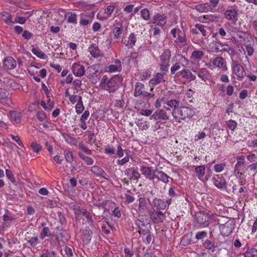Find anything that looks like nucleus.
<instances>
[{"mask_svg":"<svg viewBox=\"0 0 257 257\" xmlns=\"http://www.w3.org/2000/svg\"><path fill=\"white\" fill-rule=\"evenodd\" d=\"M213 219L214 221L219 225V229L222 235L227 236L231 233L234 227V223L232 219L224 216H220Z\"/></svg>","mask_w":257,"mask_h":257,"instance_id":"f257e3e1","label":"nucleus"},{"mask_svg":"<svg viewBox=\"0 0 257 257\" xmlns=\"http://www.w3.org/2000/svg\"><path fill=\"white\" fill-rule=\"evenodd\" d=\"M172 113L175 121L181 122V120L191 118L195 114V110L192 107L182 106L174 109Z\"/></svg>","mask_w":257,"mask_h":257,"instance_id":"f03ea898","label":"nucleus"},{"mask_svg":"<svg viewBox=\"0 0 257 257\" xmlns=\"http://www.w3.org/2000/svg\"><path fill=\"white\" fill-rule=\"evenodd\" d=\"M120 78L118 76H114L110 79L105 75L101 79L99 87L109 93L115 92L118 88Z\"/></svg>","mask_w":257,"mask_h":257,"instance_id":"7ed1b4c3","label":"nucleus"},{"mask_svg":"<svg viewBox=\"0 0 257 257\" xmlns=\"http://www.w3.org/2000/svg\"><path fill=\"white\" fill-rule=\"evenodd\" d=\"M196 218L197 222L201 227H205L208 226L210 221H214L213 218H216L217 217L213 215L211 212L206 210L197 213Z\"/></svg>","mask_w":257,"mask_h":257,"instance_id":"20e7f679","label":"nucleus"},{"mask_svg":"<svg viewBox=\"0 0 257 257\" xmlns=\"http://www.w3.org/2000/svg\"><path fill=\"white\" fill-rule=\"evenodd\" d=\"M231 67L232 73L237 76V79L242 81L246 74L243 66L237 61L232 60Z\"/></svg>","mask_w":257,"mask_h":257,"instance_id":"39448f33","label":"nucleus"},{"mask_svg":"<svg viewBox=\"0 0 257 257\" xmlns=\"http://www.w3.org/2000/svg\"><path fill=\"white\" fill-rule=\"evenodd\" d=\"M177 62L172 65L171 68L172 74H174L176 72L181 69L182 67L186 68L189 64V60L181 55H178L176 56Z\"/></svg>","mask_w":257,"mask_h":257,"instance_id":"423d86ee","label":"nucleus"},{"mask_svg":"<svg viewBox=\"0 0 257 257\" xmlns=\"http://www.w3.org/2000/svg\"><path fill=\"white\" fill-rule=\"evenodd\" d=\"M171 34L175 42L179 45L185 46L187 44V39L185 34L181 32L178 28H173L171 30Z\"/></svg>","mask_w":257,"mask_h":257,"instance_id":"0eeeda50","label":"nucleus"},{"mask_svg":"<svg viewBox=\"0 0 257 257\" xmlns=\"http://www.w3.org/2000/svg\"><path fill=\"white\" fill-rule=\"evenodd\" d=\"M134 96H141L144 98L149 99L154 97V94L145 91L144 85L142 83L137 82L135 85Z\"/></svg>","mask_w":257,"mask_h":257,"instance_id":"6e6552de","label":"nucleus"},{"mask_svg":"<svg viewBox=\"0 0 257 257\" xmlns=\"http://www.w3.org/2000/svg\"><path fill=\"white\" fill-rule=\"evenodd\" d=\"M171 56V52L169 50H165L160 57L161 64L160 69L163 71H168L169 66V61Z\"/></svg>","mask_w":257,"mask_h":257,"instance_id":"1a4fd4ad","label":"nucleus"},{"mask_svg":"<svg viewBox=\"0 0 257 257\" xmlns=\"http://www.w3.org/2000/svg\"><path fill=\"white\" fill-rule=\"evenodd\" d=\"M167 21V17L165 14L156 13L151 19L149 23L163 27L166 25Z\"/></svg>","mask_w":257,"mask_h":257,"instance_id":"9d476101","label":"nucleus"},{"mask_svg":"<svg viewBox=\"0 0 257 257\" xmlns=\"http://www.w3.org/2000/svg\"><path fill=\"white\" fill-rule=\"evenodd\" d=\"M75 211V218L77 220L84 219L82 217H84L88 223H90V225L93 224L92 216L90 213L87 211L86 209L81 208L80 210H76Z\"/></svg>","mask_w":257,"mask_h":257,"instance_id":"9b49d317","label":"nucleus"},{"mask_svg":"<svg viewBox=\"0 0 257 257\" xmlns=\"http://www.w3.org/2000/svg\"><path fill=\"white\" fill-rule=\"evenodd\" d=\"M71 70L73 74L76 77H81L84 74L85 68L83 65L79 63H74L71 67Z\"/></svg>","mask_w":257,"mask_h":257,"instance_id":"f8f14e48","label":"nucleus"},{"mask_svg":"<svg viewBox=\"0 0 257 257\" xmlns=\"http://www.w3.org/2000/svg\"><path fill=\"white\" fill-rule=\"evenodd\" d=\"M151 218L155 223L163 222L166 218L165 213L162 211H153L150 213Z\"/></svg>","mask_w":257,"mask_h":257,"instance_id":"ddd939ff","label":"nucleus"},{"mask_svg":"<svg viewBox=\"0 0 257 257\" xmlns=\"http://www.w3.org/2000/svg\"><path fill=\"white\" fill-rule=\"evenodd\" d=\"M193 72L197 75L199 78L204 82L209 80L211 78L209 71L205 68H200L197 70H194Z\"/></svg>","mask_w":257,"mask_h":257,"instance_id":"4468645a","label":"nucleus"},{"mask_svg":"<svg viewBox=\"0 0 257 257\" xmlns=\"http://www.w3.org/2000/svg\"><path fill=\"white\" fill-rule=\"evenodd\" d=\"M169 115H168L166 111L163 109H160L157 110L152 115L151 117L155 120H167L169 119Z\"/></svg>","mask_w":257,"mask_h":257,"instance_id":"2eb2a0df","label":"nucleus"},{"mask_svg":"<svg viewBox=\"0 0 257 257\" xmlns=\"http://www.w3.org/2000/svg\"><path fill=\"white\" fill-rule=\"evenodd\" d=\"M165 73H157L155 76L151 79L149 81V85L151 87V90L153 89V87L157 84H159L162 82L165 81L164 75Z\"/></svg>","mask_w":257,"mask_h":257,"instance_id":"dca6fc26","label":"nucleus"},{"mask_svg":"<svg viewBox=\"0 0 257 257\" xmlns=\"http://www.w3.org/2000/svg\"><path fill=\"white\" fill-rule=\"evenodd\" d=\"M212 65L214 69L217 68L222 71H225L227 69L225 61L222 57L218 56L214 58L212 60Z\"/></svg>","mask_w":257,"mask_h":257,"instance_id":"f3484780","label":"nucleus"},{"mask_svg":"<svg viewBox=\"0 0 257 257\" xmlns=\"http://www.w3.org/2000/svg\"><path fill=\"white\" fill-rule=\"evenodd\" d=\"M237 15V10L236 7H231L228 8L224 13V17L228 20L231 21L236 20Z\"/></svg>","mask_w":257,"mask_h":257,"instance_id":"a211bd4d","label":"nucleus"},{"mask_svg":"<svg viewBox=\"0 0 257 257\" xmlns=\"http://www.w3.org/2000/svg\"><path fill=\"white\" fill-rule=\"evenodd\" d=\"M123 31L122 24L121 23L115 24L112 28V33L115 39H119Z\"/></svg>","mask_w":257,"mask_h":257,"instance_id":"6ab92c4d","label":"nucleus"},{"mask_svg":"<svg viewBox=\"0 0 257 257\" xmlns=\"http://www.w3.org/2000/svg\"><path fill=\"white\" fill-rule=\"evenodd\" d=\"M199 21L202 23L217 22L220 20V17L217 15H206L198 18Z\"/></svg>","mask_w":257,"mask_h":257,"instance_id":"aec40b11","label":"nucleus"},{"mask_svg":"<svg viewBox=\"0 0 257 257\" xmlns=\"http://www.w3.org/2000/svg\"><path fill=\"white\" fill-rule=\"evenodd\" d=\"M124 173L131 180H138L140 177L138 170L134 167L125 170Z\"/></svg>","mask_w":257,"mask_h":257,"instance_id":"412c9836","label":"nucleus"},{"mask_svg":"<svg viewBox=\"0 0 257 257\" xmlns=\"http://www.w3.org/2000/svg\"><path fill=\"white\" fill-rule=\"evenodd\" d=\"M236 159L237 162L234 166V172L237 174H240L241 175L239 171L242 170V168L245 164V157L243 155L238 156L236 157Z\"/></svg>","mask_w":257,"mask_h":257,"instance_id":"4be33fe9","label":"nucleus"},{"mask_svg":"<svg viewBox=\"0 0 257 257\" xmlns=\"http://www.w3.org/2000/svg\"><path fill=\"white\" fill-rule=\"evenodd\" d=\"M121 70V63L118 59H115L112 63L108 67V71L110 73L120 72Z\"/></svg>","mask_w":257,"mask_h":257,"instance_id":"5701e85b","label":"nucleus"},{"mask_svg":"<svg viewBox=\"0 0 257 257\" xmlns=\"http://www.w3.org/2000/svg\"><path fill=\"white\" fill-rule=\"evenodd\" d=\"M153 175L154 177L157 178L158 180L165 183H168L169 179L170 178L166 174L162 171L154 170L153 171Z\"/></svg>","mask_w":257,"mask_h":257,"instance_id":"b1692460","label":"nucleus"},{"mask_svg":"<svg viewBox=\"0 0 257 257\" xmlns=\"http://www.w3.org/2000/svg\"><path fill=\"white\" fill-rule=\"evenodd\" d=\"M140 170L142 174L144 175L147 179L150 180L154 179V176L153 175V172L151 167L142 166L141 167Z\"/></svg>","mask_w":257,"mask_h":257,"instance_id":"393cba45","label":"nucleus"},{"mask_svg":"<svg viewBox=\"0 0 257 257\" xmlns=\"http://www.w3.org/2000/svg\"><path fill=\"white\" fill-rule=\"evenodd\" d=\"M91 171L94 174H95L97 176H102L103 178H105V179L108 180L109 178L108 175L104 172V171L102 169H101V168H100L97 166H92L91 168Z\"/></svg>","mask_w":257,"mask_h":257,"instance_id":"a878e982","label":"nucleus"},{"mask_svg":"<svg viewBox=\"0 0 257 257\" xmlns=\"http://www.w3.org/2000/svg\"><path fill=\"white\" fill-rule=\"evenodd\" d=\"M179 74L183 78L186 79L189 81L194 80L196 79V76L192 74L190 70L186 68L180 71Z\"/></svg>","mask_w":257,"mask_h":257,"instance_id":"bb28decb","label":"nucleus"},{"mask_svg":"<svg viewBox=\"0 0 257 257\" xmlns=\"http://www.w3.org/2000/svg\"><path fill=\"white\" fill-rule=\"evenodd\" d=\"M138 201L139 205L137 211L139 214H143L145 212L146 209V200L144 197H141L138 199Z\"/></svg>","mask_w":257,"mask_h":257,"instance_id":"cd10ccee","label":"nucleus"},{"mask_svg":"<svg viewBox=\"0 0 257 257\" xmlns=\"http://www.w3.org/2000/svg\"><path fill=\"white\" fill-rule=\"evenodd\" d=\"M3 63L5 67L8 69H14L16 66V61L11 57L5 58Z\"/></svg>","mask_w":257,"mask_h":257,"instance_id":"c85d7f7f","label":"nucleus"},{"mask_svg":"<svg viewBox=\"0 0 257 257\" xmlns=\"http://www.w3.org/2000/svg\"><path fill=\"white\" fill-rule=\"evenodd\" d=\"M136 41L137 35L134 33H131L128 38V40L124 41L123 43L126 46L132 48L135 46Z\"/></svg>","mask_w":257,"mask_h":257,"instance_id":"c756f323","label":"nucleus"},{"mask_svg":"<svg viewBox=\"0 0 257 257\" xmlns=\"http://www.w3.org/2000/svg\"><path fill=\"white\" fill-rule=\"evenodd\" d=\"M0 18L2 19L6 24L12 25L14 22L12 20V16L10 13L7 12H2L0 13Z\"/></svg>","mask_w":257,"mask_h":257,"instance_id":"7c9ffc66","label":"nucleus"},{"mask_svg":"<svg viewBox=\"0 0 257 257\" xmlns=\"http://www.w3.org/2000/svg\"><path fill=\"white\" fill-rule=\"evenodd\" d=\"M89 52L94 58H98L101 56L100 51L95 44H92L88 48Z\"/></svg>","mask_w":257,"mask_h":257,"instance_id":"2f4dec72","label":"nucleus"},{"mask_svg":"<svg viewBox=\"0 0 257 257\" xmlns=\"http://www.w3.org/2000/svg\"><path fill=\"white\" fill-rule=\"evenodd\" d=\"M197 11L200 13H206L212 10V8L207 3L198 5L196 6Z\"/></svg>","mask_w":257,"mask_h":257,"instance_id":"473e14b6","label":"nucleus"},{"mask_svg":"<svg viewBox=\"0 0 257 257\" xmlns=\"http://www.w3.org/2000/svg\"><path fill=\"white\" fill-rule=\"evenodd\" d=\"M205 168L204 165L196 166L195 168V173L200 181H204L203 177L205 174Z\"/></svg>","mask_w":257,"mask_h":257,"instance_id":"72a5a7b5","label":"nucleus"},{"mask_svg":"<svg viewBox=\"0 0 257 257\" xmlns=\"http://www.w3.org/2000/svg\"><path fill=\"white\" fill-rule=\"evenodd\" d=\"M204 55V52L200 50H196L192 52L190 58L194 60L200 61Z\"/></svg>","mask_w":257,"mask_h":257,"instance_id":"f704fd0d","label":"nucleus"},{"mask_svg":"<svg viewBox=\"0 0 257 257\" xmlns=\"http://www.w3.org/2000/svg\"><path fill=\"white\" fill-rule=\"evenodd\" d=\"M219 52H227L229 53L231 52V53L234 52V50L233 48H231L227 43H221L219 41Z\"/></svg>","mask_w":257,"mask_h":257,"instance_id":"c9c22d12","label":"nucleus"},{"mask_svg":"<svg viewBox=\"0 0 257 257\" xmlns=\"http://www.w3.org/2000/svg\"><path fill=\"white\" fill-rule=\"evenodd\" d=\"M153 202L158 209L164 210L166 207V203L161 199L155 198Z\"/></svg>","mask_w":257,"mask_h":257,"instance_id":"e433bc0d","label":"nucleus"},{"mask_svg":"<svg viewBox=\"0 0 257 257\" xmlns=\"http://www.w3.org/2000/svg\"><path fill=\"white\" fill-rule=\"evenodd\" d=\"M11 119L16 123H19L21 119V113L18 111H11L10 112Z\"/></svg>","mask_w":257,"mask_h":257,"instance_id":"4c0bfd02","label":"nucleus"},{"mask_svg":"<svg viewBox=\"0 0 257 257\" xmlns=\"http://www.w3.org/2000/svg\"><path fill=\"white\" fill-rule=\"evenodd\" d=\"M65 18H66L67 22L69 23H77V16L75 13H67L65 15Z\"/></svg>","mask_w":257,"mask_h":257,"instance_id":"58836bf2","label":"nucleus"},{"mask_svg":"<svg viewBox=\"0 0 257 257\" xmlns=\"http://www.w3.org/2000/svg\"><path fill=\"white\" fill-rule=\"evenodd\" d=\"M136 123L141 130H147L149 127V123L148 121L143 119H138L136 121Z\"/></svg>","mask_w":257,"mask_h":257,"instance_id":"ea45409f","label":"nucleus"},{"mask_svg":"<svg viewBox=\"0 0 257 257\" xmlns=\"http://www.w3.org/2000/svg\"><path fill=\"white\" fill-rule=\"evenodd\" d=\"M210 52L218 53L219 51V41H212L209 45Z\"/></svg>","mask_w":257,"mask_h":257,"instance_id":"a19ab883","label":"nucleus"},{"mask_svg":"<svg viewBox=\"0 0 257 257\" xmlns=\"http://www.w3.org/2000/svg\"><path fill=\"white\" fill-rule=\"evenodd\" d=\"M195 27L198 29V32H200L203 37H205L207 35V27L206 26H204L201 24L198 23L195 25Z\"/></svg>","mask_w":257,"mask_h":257,"instance_id":"79ce46f5","label":"nucleus"},{"mask_svg":"<svg viewBox=\"0 0 257 257\" xmlns=\"http://www.w3.org/2000/svg\"><path fill=\"white\" fill-rule=\"evenodd\" d=\"M32 52L41 59H45L46 58V54L39 48H33Z\"/></svg>","mask_w":257,"mask_h":257,"instance_id":"37998d69","label":"nucleus"},{"mask_svg":"<svg viewBox=\"0 0 257 257\" xmlns=\"http://www.w3.org/2000/svg\"><path fill=\"white\" fill-rule=\"evenodd\" d=\"M203 245L206 249L211 250L212 251H214L216 247L214 242L208 239L205 241Z\"/></svg>","mask_w":257,"mask_h":257,"instance_id":"c03bdc74","label":"nucleus"},{"mask_svg":"<svg viewBox=\"0 0 257 257\" xmlns=\"http://www.w3.org/2000/svg\"><path fill=\"white\" fill-rule=\"evenodd\" d=\"M115 9V7L114 6L109 5L107 7V8L104 10V13L106 15H107V16L103 18H100V20L103 19H106L110 17L113 13L114 10Z\"/></svg>","mask_w":257,"mask_h":257,"instance_id":"a18cd8bd","label":"nucleus"},{"mask_svg":"<svg viewBox=\"0 0 257 257\" xmlns=\"http://www.w3.org/2000/svg\"><path fill=\"white\" fill-rule=\"evenodd\" d=\"M78 156L82 160H83L87 165H91L93 164V159L89 157L85 156L82 153H79Z\"/></svg>","mask_w":257,"mask_h":257,"instance_id":"49530a36","label":"nucleus"},{"mask_svg":"<svg viewBox=\"0 0 257 257\" xmlns=\"http://www.w3.org/2000/svg\"><path fill=\"white\" fill-rule=\"evenodd\" d=\"M140 13H141V17L144 20H145L146 21L151 20L150 12L148 9L145 8V9H142Z\"/></svg>","mask_w":257,"mask_h":257,"instance_id":"de8ad7c7","label":"nucleus"},{"mask_svg":"<svg viewBox=\"0 0 257 257\" xmlns=\"http://www.w3.org/2000/svg\"><path fill=\"white\" fill-rule=\"evenodd\" d=\"M76 112L77 114H80L81 113L84 109V106L83 104L82 99L81 100L80 99V101H79L75 106Z\"/></svg>","mask_w":257,"mask_h":257,"instance_id":"09e8293b","label":"nucleus"},{"mask_svg":"<svg viewBox=\"0 0 257 257\" xmlns=\"http://www.w3.org/2000/svg\"><path fill=\"white\" fill-rule=\"evenodd\" d=\"M64 155L66 161L68 163H71L73 161V157L72 152L68 150L64 151Z\"/></svg>","mask_w":257,"mask_h":257,"instance_id":"8fccbe9b","label":"nucleus"},{"mask_svg":"<svg viewBox=\"0 0 257 257\" xmlns=\"http://www.w3.org/2000/svg\"><path fill=\"white\" fill-rule=\"evenodd\" d=\"M245 257H257V249L254 248L248 249L245 252Z\"/></svg>","mask_w":257,"mask_h":257,"instance_id":"3c124183","label":"nucleus"},{"mask_svg":"<svg viewBox=\"0 0 257 257\" xmlns=\"http://www.w3.org/2000/svg\"><path fill=\"white\" fill-rule=\"evenodd\" d=\"M226 164L225 162H222L220 164H216L214 166V170L216 173H220L222 172L224 168L226 167Z\"/></svg>","mask_w":257,"mask_h":257,"instance_id":"603ef678","label":"nucleus"},{"mask_svg":"<svg viewBox=\"0 0 257 257\" xmlns=\"http://www.w3.org/2000/svg\"><path fill=\"white\" fill-rule=\"evenodd\" d=\"M30 147L33 151L37 153L40 152L42 150L41 146L35 141H33L31 143Z\"/></svg>","mask_w":257,"mask_h":257,"instance_id":"864d4df0","label":"nucleus"},{"mask_svg":"<svg viewBox=\"0 0 257 257\" xmlns=\"http://www.w3.org/2000/svg\"><path fill=\"white\" fill-rule=\"evenodd\" d=\"M226 124H227L228 128L232 131H234L237 126V123L236 121L230 119L226 121Z\"/></svg>","mask_w":257,"mask_h":257,"instance_id":"5fc2aeb1","label":"nucleus"},{"mask_svg":"<svg viewBox=\"0 0 257 257\" xmlns=\"http://www.w3.org/2000/svg\"><path fill=\"white\" fill-rule=\"evenodd\" d=\"M51 235V232L49 230V228L47 227H45L43 228V230L42 232L40 234L39 237L43 239H44L46 236H49Z\"/></svg>","mask_w":257,"mask_h":257,"instance_id":"6e6d98bb","label":"nucleus"},{"mask_svg":"<svg viewBox=\"0 0 257 257\" xmlns=\"http://www.w3.org/2000/svg\"><path fill=\"white\" fill-rule=\"evenodd\" d=\"M245 48L246 52L247 54V55L249 56H251L253 55L254 49H253V45L251 44H247L244 45Z\"/></svg>","mask_w":257,"mask_h":257,"instance_id":"4d7b16f0","label":"nucleus"},{"mask_svg":"<svg viewBox=\"0 0 257 257\" xmlns=\"http://www.w3.org/2000/svg\"><path fill=\"white\" fill-rule=\"evenodd\" d=\"M82 99L81 96L78 95H72V96H70L69 98V100L72 104H75V103H77L80 99L81 100Z\"/></svg>","mask_w":257,"mask_h":257,"instance_id":"13d9d810","label":"nucleus"},{"mask_svg":"<svg viewBox=\"0 0 257 257\" xmlns=\"http://www.w3.org/2000/svg\"><path fill=\"white\" fill-rule=\"evenodd\" d=\"M214 184L218 188L222 189L225 187V182L224 180H214Z\"/></svg>","mask_w":257,"mask_h":257,"instance_id":"bf43d9fd","label":"nucleus"},{"mask_svg":"<svg viewBox=\"0 0 257 257\" xmlns=\"http://www.w3.org/2000/svg\"><path fill=\"white\" fill-rule=\"evenodd\" d=\"M27 21V18L24 17L19 16L18 15L15 17L14 19V23H19L20 24H24Z\"/></svg>","mask_w":257,"mask_h":257,"instance_id":"052dcab7","label":"nucleus"},{"mask_svg":"<svg viewBox=\"0 0 257 257\" xmlns=\"http://www.w3.org/2000/svg\"><path fill=\"white\" fill-rule=\"evenodd\" d=\"M80 8L83 9L84 10H88L92 9L94 5L93 4H88L84 2H80L79 3Z\"/></svg>","mask_w":257,"mask_h":257,"instance_id":"680f3d73","label":"nucleus"},{"mask_svg":"<svg viewBox=\"0 0 257 257\" xmlns=\"http://www.w3.org/2000/svg\"><path fill=\"white\" fill-rule=\"evenodd\" d=\"M167 104L170 107L177 109L176 107L179 105V102L176 99H171L169 100Z\"/></svg>","mask_w":257,"mask_h":257,"instance_id":"e2e57ef3","label":"nucleus"},{"mask_svg":"<svg viewBox=\"0 0 257 257\" xmlns=\"http://www.w3.org/2000/svg\"><path fill=\"white\" fill-rule=\"evenodd\" d=\"M124 152L127 153V150L122 149L120 145H118L116 153L117 156L120 158L122 157L124 155Z\"/></svg>","mask_w":257,"mask_h":257,"instance_id":"0e129e2a","label":"nucleus"},{"mask_svg":"<svg viewBox=\"0 0 257 257\" xmlns=\"http://www.w3.org/2000/svg\"><path fill=\"white\" fill-rule=\"evenodd\" d=\"M92 21L81 17L80 20V25L82 26H86L91 23Z\"/></svg>","mask_w":257,"mask_h":257,"instance_id":"69168bd1","label":"nucleus"},{"mask_svg":"<svg viewBox=\"0 0 257 257\" xmlns=\"http://www.w3.org/2000/svg\"><path fill=\"white\" fill-rule=\"evenodd\" d=\"M207 235V233L205 231H198L196 233L195 237L197 239H201L205 238Z\"/></svg>","mask_w":257,"mask_h":257,"instance_id":"338daca9","label":"nucleus"},{"mask_svg":"<svg viewBox=\"0 0 257 257\" xmlns=\"http://www.w3.org/2000/svg\"><path fill=\"white\" fill-rule=\"evenodd\" d=\"M115 149L113 147L106 146L104 150V152L106 154L113 155L115 153Z\"/></svg>","mask_w":257,"mask_h":257,"instance_id":"774afa93","label":"nucleus"}]
</instances>
